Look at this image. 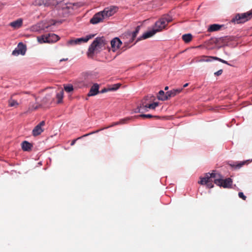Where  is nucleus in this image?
Listing matches in <instances>:
<instances>
[{"label":"nucleus","instance_id":"f257e3e1","mask_svg":"<svg viewBox=\"0 0 252 252\" xmlns=\"http://www.w3.org/2000/svg\"><path fill=\"white\" fill-rule=\"evenodd\" d=\"M213 182L217 186L224 188H229L232 184L231 178H228L224 180L220 174L216 173L215 171L211 173H206L204 177H200V180L198 183L202 185H206L208 188L211 189L214 187Z\"/></svg>","mask_w":252,"mask_h":252},{"label":"nucleus","instance_id":"f03ea898","mask_svg":"<svg viewBox=\"0 0 252 252\" xmlns=\"http://www.w3.org/2000/svg\"><path fill=\"white\" fill-rule=\"evenodd\" d=\"M172 18L169 15H164L157 21L153 29L144 33L142 35L143 39H146L152 37L157 32L162 31L165 29L168 24L171 22Z\"/></svg>","mask_w":252,"mask_h":252},{"label":"nucleus","instance_id":"7ed1b4c3","mask_svg":"<svg viewBox=\"0 0 252 252\" xmlns=\"http://www.w3.org/2000/svg\"><path fill=\"white\" fill-rule=\"evenodd\" d=\"M34 5L37 6H48L50 5H58L59 7H61L63 10V14H67L70 12V9H73L74 7L76 5L75 3H58V0H35Z\"/></svg>","mask_w":252,"mask_h":252},{"label":"nucleus","instance_id":"20e7f679","mask_svg":"<svg viewBox=\"0 0 252 252\" xmlns=\"http://www.w3.org/2000/svg\"><path fill=\"white\" fill-rule=\"evenodd\" d=\"M107 41L103 36L96 37L89 48L87 55L89 58H93L94 55L100 52L102 48H105Z\"/></svg>","mask_w":252,"mask_h":252},{"label":"nucleus","instance_id":"39448f33","mask_svg":"<svg viewBox=\"0 0 252 252\" xmlns=\"http://www.w3.org/2000/svg\"><path fill=\"white\" fill-rule=\"evenodd\" d=\"M252 18V10L246 13L237 14L235 18L232 19V22L237 24L244 23Z\"/></svg>","mask_w":252,"mask_h":252},{"label":"nucleus","instance_id":"423d86ee","mask_svg":"<svg viewBox=\"0 0 252 252\" xmlns=\"http://www.w3.org/2000/svg\"><path fill=\"white\" fill-rule=\"evenodd\" d=\"M45 121H41L39 124L34 127L32 131V134L34 136H36L40 135L44 131V128H42L45 126Z\"/></svg>","mask_w":252,"mask_h":252},{"label":"nucleus","instance_id":"0eeeda50","mask_svg":"<svg viewBox=\"0 0 252 252\" xmlns=\"http://www.w3.org/2000/svg\"><path fill=\"white\" fill-rule=\"evenodd\" d=\"M215 57L213 56H201L199 57H195L192 61L191 63L196 62V63H200V62H212L214 60V58Z\"/></svg>","mask_w":252,"mask_h":252},{"label":"nucleus","instance_id":"6e6552de","mask_svg":"<svg viewBox=\"0 0 252 252\" xmlns=\"http://www.w3.org/2000/svg\"><path fill=\"white\" fill-rule=\"evenodd\" d=\"M117 11V7L111 6L105 8L103 11H101L104 18L108 17L114 15Z\"/></svg>","mask_w":252,"mask_h":252},{"label":"nucleus","instance_id":"1a4fd4ad","mask_svg":"<svg viewBox=\"0 0 252 252\" xmlns=\"http://www.w3.org/2000/svg\"><path fill=\"white\" fill-rule=\"evenodd\" d=\"M149 96H147L142 100V105L143 106V108H144V110L146 111H147V108L155 109V108L158 105V102H154L151 104H146V101L149 99Z\"/></svg>","mask_w":252,"mask_h":252},{"label":"nucleus","instance_id":"9d476101","mask_svg":"<svg viewBox=\"0 0 252 252\" xmlns=\"http://www.w3.org/2000/svg\"><path fill=\"white\" fill-rule=\"evenodd\" d=\"M111 46L112 51L115 52L120 47L122 44V42L118 37H115L111 41Z\"/></svg>","mask_w":252,"mask_h":252},{"label":"nucleus","instance_id":"9b49d317","mask_svg":"<svg viewBox=\"0 0 252 252\" xmlns=\"http://www.w3.org/2000/svg\"><path fill=\"white\" fill-rule=\"evenodd\" d=\"M104 19L101 12L95 14L91 19L90 22L93 24H96L102 21Z\"/></svg>","mask_w":252,"mask_h":252},{"label":"nucleus","instance_id":"f8f14e48","mask_svg":"<svg viewBox=\"0 0 252 252\" xmlns=\"http://www.w3.org/2000/svg\"><path fill=\"white\" fill-rule=\"evenodd\" d=\"M23 25V19L19 18L17 20L13 21L9 24V26L14 29H18L21 28Z\"/></svg>","mask_w":252,"mask_h":252},{"label":"nucleus","instance_id":"ddd939ff","mask_svg":"<svg viewBox=\"0 0 252 252\" xmlns=\"http://www.w3.org/2000/svg\"><path fill=\"white\" fill-rule=\"evenodd\" d=\"M99 85L97 84H94L90 89L88 94V96H94L96 95L98 93Z\"/></svg>","mask_w":252,"mask_h":252},{"label":"nucleus","instance_id":"4468645a","mask_svg":"<svg viewBox=\"0 0 252 252\" xmlns=\"http://www.w3.org/2000/svg\"><path fill=\"white\" fill-rule=\"evenodd\" d=\"M183 88L178 89H174L166 93L167 100L172 97L175 96L177 94H179L182 91Z\"/></svg>","mask_w":252,"mask_h":252},{"label":"nucleus","instance_id":"2eb2a0df","mask_svg":"<svg viewBox=\"0 0 252 252\" xmlns=\"http://www.w3.org/2000/svg\"><path fill=\"white\" fill-rule=\"evenodd\" d=\"M48 40L46 41L48 43H51L56 42L60 39V37L58 35L54 33H49L47 35Z\"/></svg>","mask_w":252,"mask_h":252},{"label":"nucleus","instance_id":"dca6fc26","mask_svg":"<svg viewBox=\"0 0 252 252\" xmlns=\"http://www.w3.org/2000/svg\"><path fill=\"white\" fill-rule=\"evenodd\" d=\"M17 93H14L11 94L10 99L8 100V106L10 107H17L19 105V103L17 100L13 99L15 95H17Z\"/></svg>","mask_w":252,"mask_h":252},{"label":"nucleus","instance_id":"f3484780","mask_svg":"<svg viewBox=\"0 0 252 252\" xmlns=\"http://www.w3.org/2000/svg\"><path fill=\"white\" fill-rule=\"evenodd\" d=\"M140 30V27L137 26L135 30L131 34H129V41L126 42V43H132L135 39L136 36H137V33H138Z\"/></svg>","mask_w":252,"mask_h":252},{"label":"nucleus","instance_id":"a211bd4d","mask_svg":"<svg viewBox=\"0 0 252 252\" xmlns=\"http://www.w3.org/2000/svg\"><path fill=\"white\" fill-rule=\"evenodd\" d=\"M21 145L22 148L24 151H30L32 147V144L27 141L23 142Z\"/></svg>","mask_w":252,"mask_h":252},{"label":"nucleus","instance_id":"6ab92c4d","mask_svg":"<svg viewBox=\"0 0 252 252\" xmlns=\"http://www.w3.org/2000/svg\"><path fill=\"white\" fill-rule=\"evenodd\" d=\"M221 27V26L219 24L211 25L208 29V31L209 32L218 31L220 29Z\"/></svg>","mask_w":252,"mask_h":252},{"label":"nucleus","instance_id":"aec40b11","mask_svg":"<svg viewBox=\"0 0 252 252\" xmlns=\"http://www.w3.org/2000/svg\"><path fill=\"white\" fill-rule=\"evenodd\" d=\"M18 49L20 53L22 55H24L26 51V46L23 43L20 42L18 45Z\"/></svg>","mask_w":252,"mask_h":252},{"label":"nucleus","instance_id":"412c9836","mask_svg":"<svg viewBox=\"0 0 252 252\" xmlns=\"http://www.w3.org/2000/svg\"><path fill=\"white\" fill-rule=\"evenodd\" d=\"M157 97L158 100H160L161 101H164V100H167L166 94H165L164 91L162 90H160L158 92Z\"/></svg>","mask_w":252,"mask_h":252},{"label":"nucleus","instance_id":"4be33fe9","mask_svg":"<svg viewBox=\"0 0 252 252\" xmlns=\"http://www.w3.org/2000/svg\"><path fill=\"white\" fill-rule=\"evenodd\" d=\"M192 38V36L191 34H185L183 35L182 39L186 43L189 42Z\"/></svg>","mask_w":252,"mask_h":252},{"label":"nucleus","instance_id":"5701e85b","mask_svg":"<svg viewBox=\"0 0 252 252\" xmlns=\"http://www.w3.org/2000/svg\"><path fill=\"white\" fill-rule=\"evenodd\" d=\"M63 90L60 91V92L56 94V97L58 99V103H61L63 100Z\"/></svg>","mask_w":252,"mask_h":252},{"label":"nucleus","instance_id":"b1692460","mask_svg":"<svg viewBox=\"0 0 252 252\" xmlns=\"http://www.w3.org/2000/svg\"><path fill=\"white\" fill-rule=\"evenodd\" d=\"M134 118H135V117H129L122 119L119 121V124L120 125L127 124L130 120H132Z\"/></svg>","mask_w":252,"mask_h":252},{"label":"nucleus","instance_id":"393cba45","mask_svg":"<svg viewBox=\"0 0 252 252\" xmlns=\"http://www.w3.org/2000/svg\"><path fill=\"white\" fill-rule=\"evenodd\" d=\"M37 40L40 43H47V42L46 41V40H48L47 35H43L41 36H38Z\"/></svg>","mask_w":252,"mask_h":252},{"label":"nucleus","instance_id":"a878e982","mask_svg":"<svg viewBox=\"0 0 252 252\" xmlns=\"http://www.w3.org/2000/svg\"><path fill=\"white\" fill-rule=\"evenodd\" d=\"M67 44L68 45H74L76 44H79L80 43L79 38H76L68 41Z\"/></svg>","mask_w":252,"mask_h":252},{"label":"nucleus","instance_id":"bb28decb","mask_svg":"<svg viewBox=\"0 0 252 252\" xmlns=\"http://www.w3.org/2000/svg\"><path fill=\"white\" fill-rule=\"evenodd\" d=\"M94 36V35H87L85 37L79 38V40L80 43H81L82 42H87L90 39H91Z\"/></svg>","mask_w":252,"mask_h":252},{"label":"nucleus","instance_id":"cd10ccee","mask_svg":"<svg viewBox=\"0 0 252 252\" xmlns=\"http://www.w3.org/2000/svg\"><path fill=\"white\" fill-rule=\"evenodd\" d=\"M135 118L141 117V118H148V119H150V118H154V117L158 118V117L156 116H153V115H152L151 114H141V115H139L136 116H135Z\"/></svg>","mask_w":252,"mask_h":252},{"label":"nucleus","instance_id":"c85d7f7f","mask_svg":"<svg viewBox=\"0 0 252 252\" xmlns=\"http://www.w3.org/2000/svg\"><path fill=\"white\" fill-rule=\"evenodd\" d=\"M64 89L65 92L70 93L73 91V87L72 85H67L64 86Z\"/></svg>","mask_w":252,"mask_h":252},{"label":"nucleus","instance_id":"c756f323","mask_svg":"<svg viewBox=\"0 0 252 252\" xmlns=\"http://www.w3.org/2000/svg\"><path fill=\"white\" fill-rule=\"evenodd\" d=\"M120 125L119 121L117 122H114V123H112L110 126H107L106 127H104V128H101L100 129L97 130L95 131V133L96 132H98V131H100L101 130L104 129L105 128H109V127L115 126H117V125Z\"/></svg>","mask_w":252,"mask_h":252},{"label":"nucleus","instance_id":"7c9ffc66","mask_svg":"<svg viewBox=\"0 0 252 252\" xmlns=\"http://www.w3.org/2000/svg\"><path fill=\"white\" fill-rule=\"evenodd\" d=\"M121 86L120 84H115L112 85L111 88H109V91H116L118 90Z\"/></svg>","mask_w":252,"mask_h":252},{"label":"nucleus","instance_id":"2f4dec72","mask_svg":"<svg viewBox=\"0 0 252 252\" xmlns=\"http://www.w3.org/2000/svg\"><path fill=\"white\" fill-rule=\"evenodd\" d=\"M40 25V24H38V25H35V26H32V31L36 32V31H38L40 30H44V28H41Z\"/></svg>","mask_w":252,"mask_h":252},{"label":"nucleus","instance_id":"473e14b6","mask_svg":"<svg viewBox=\"0 0 252 252\" xmlns=\"http://www.w3.org/2000/svg\"><path fill=\"white\" fill-rule=\"evenodd\" d=\"M95 133V132H91V133H88V134H85V135H84L83 136H81V137H79V138H77V139H74V140H72V142H71V143L70 145H71V146H73V145H74V144L75 143V142H76V140H77V139H80V138H81L82 137H83L87 136H88V135H90V134H93V133Z\"/></svg>","mask_w":252,"mask_h":252},{"label":"nucleus","instance_id":"72a5a7b5","mask_svg":"<svg viewBox=\"0 0 252 252\" xmlns=\"http://www.w3.org/2000/svg\"><path fill=\"white\" fill-rule=\"evenodd\" d=\"M246 162H247V161H242V162H240L237 163V164H233V165H231L232 167H235L236 168H240L243 165H244Z\"/></svg>","mask_w":252,"mask_h":252},{"label":"nucleus","instance_id":"f704fd0d","mask_svg":"<svg viewBox=\"0 0 252 252\" xmlns=\"http://www.w3.org/2000/svg\"><path fill=\"white\" fill-rule=\"evenodd\" d=\"M214 60H217V61H218L222 63H225V64H226L227 65H231L230 64H229L227 61H225V60H223L220 58H219L218 57H215L214 58Z\"/></svg>","mask_w":252,"mask_h":252},{"label":"nucleus","instance_id":"c9c22d12","mask_svg":"<svg viewBox=\"0 0 252 252\" xmlns=\"http://www.w3.org/2000/svg\"><path fill=\"white\" fill-rule=\"evenodd\" d=\"M50 100V94H47L42 100V101L44 103H47L48 101Z\"/></svg>","mask_w":252,"mask_h":252},{"label":"nucleus","instance_id":"e433bc0d","mask_svg":"<svg viewBox=\"0 0 252 252\" xmlns=\"http://www.w3.org/2000/svg\"><path fill=\"white\" fill-rule=\"evenodd\" d=\"M238 196L240 198H242L244 200H245L246 199V196L244 194V193L242 192H239L238 193Z\"/></svg>","mask_w":252,"mask_h":252},{"label":"nucleus","instance_id":"4c0bfd02","mask_svg":"<svg viewBox=\"0 0 252 252\" xmlns=\"http://www.w3.org/2000/svg\"><path fill=\"white\" fill-rule=\"evenodd\" d=\"M19 54H20V53L19 51H18V48L17 49H15L12 52V55L14 56H17Z\"/></svg>","mask_w":252,"mask_h":252},{"label":"nucleus","instance_id":"58836bf2","mask_svg":"<svg viewBox=\"0 0 252 252\" xmlns=\"http://www.w3.org/2000/svg\"><path fill=\"white\" fill-rule=\"evenodd\" d=\"M19 54H20V53L19 51H18V48L17 49H15L12 52V55L14 56H17Z\"/></svg>","mask_w":252,"mask_h":252},{"label":"nucleus","instance_id":"ea45409f","mask_svg":"<svg viewBox=\"0 0 252 252\" xmlns=\"http://www.w3.org/2000/svg\"><path fill=\"white\" fill-rule=\"evenodd\" d=\"M222 72H223L222 69H220V70H218V71L215 72L214 74L216 76H219L222 74Z\"/></svg>","mask_w":252,"mask_h":252},{"label":"nucleus","instance_id":"a19ab883","mask_svg":"<svg viewBox=\"0 0 252 252\" xmlns=\"http://www.w3.org/2000/svg\"><path fill=\"white\" fill-rule=\"evenodd\" d=\"M143 107L142 105H141L140 107H138L135 110V113H140L141 112V108Z\"/></svg>","mask_w":252,"mask_h":252},{"label":"nucleus","instance_id":"79ce46f5","mask_svg":"<svg viewBox=\"0 0 252 252\" xmlns=\"http://www.w3.org/2000/svg\"><path fill=\"white\" fill-rule=\"evenodd\" d=\"M109 91V88H108V89L104 88L103 89H102V90L100 91V93H101V94L104 93Z\"/></svg>","mask_w":252,"mask_h":252},{"label":"nucleus","instance_id":"37998d69","mask_svg":"<svg viewBox=\"0 0 252 252\" xmlns=\"http://www.w3.org/2000/svg\"><path fill=\"white\" fill-rule=\"evenodd\" d=\"M17 94V95L18 94H30L29 92H20V93H16Z\"/></svg>","mask_w":252,"mask_h":252},{"label":"nucleus","instance_id":"c03bdc74","mask_svg":"<svg viewBox=\"0 0 252 252\" xmlns=\"http://www.w3.org/2000/svg\"><path fill=\"white\" fill-rule=\"evenodd\" d=\"M67 60H68V58L62 59H61V60H60V62H63V61H67Z\"/></svg>","mask_w":252,"mask_h":252},{"label":"nucleus","instance_id":"a18cd8bd","mask_svg":"<svg viewBox=\"0 0 252 252\" xmlns=\"http://www.w3.org/2000/svg\"><path fill=\"white\" fill-rule=\"evenodd\" d=\"M188 86H189V83H186L185 85H184L183 88H186V87H187Z\"/></svg>","mask_w":252,"mask_h":252},{"label":"nucleus","instance_id":"49530a36","mask_svg":"<svg viewBox=\"0 0 252 252\" xmlns=\"http://www.w3.org/2000/svg\"><path fill=\"white\" fill-rule=\"evenodd\" d=\"M168 89V86L165 87V88H164L165 90H167Z\"/></svg>","mask_w":252,"mask_h":252},{"label":"nucleus","instance_id":"de8ad7c7","mask_svg":"<svg viewBox=\"0 0 252 252\" xmlns=\"http://www.w3.org/2000/svg\"><path fill=\"white\" fill-rule=\"evenodd\" d=\"M37 107H35V108H34V109H37Z\"/></svg>","mask_w":252,"mask_h":252},{"label":"nucleus","instance_id":"09e8293b","mask_svg":"<svg viewBox=\"0 0 252 252\" xmlns=\"http://www.w3.org/2000/svg\"><path fill=\"white\" fill-rule=\"evenodd\" d=\"M48 27V26H46L45 28H47Z\"/></svg>","mask_w":252,"mask_h":252}]
</instances>
